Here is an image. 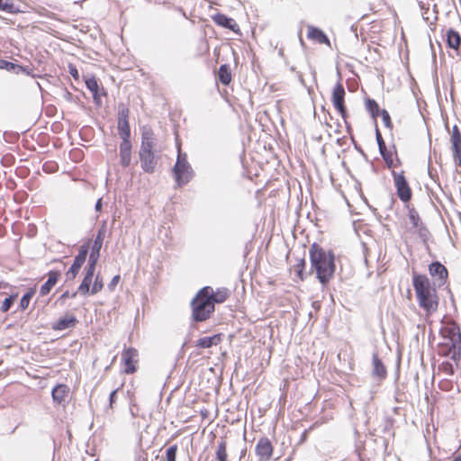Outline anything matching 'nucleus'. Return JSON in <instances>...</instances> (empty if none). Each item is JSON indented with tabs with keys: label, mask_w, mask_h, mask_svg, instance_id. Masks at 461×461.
<instances>
[{
	"label": "nucleus",
	"mask_w": 461,
	"mask_h": 461,
	"mask_svg": "<svg viewBox=\"0 0 461 461\" xmlns=\"http://www.w3.org/2000/svg\"><path fill=\"white\" fill-rule=\"evenodd\" d=\"M311 270L315 271L316 277L322 285H326L335 272V257L330 250H325L319 244L313 243L309 249Z\"/></svg>",
	"instance_id": "f257e3e1"
},
{
	"label": "nucleus",
	"mask_w": 461,
	"mask_h": 461,
	"mask_svg": "<svg viewBox=\"0 0 461 461\" xmlns=\"http://www.w3.org/2000/svg\"><path fill=\"white\" fill-rule=\"evenodd\" d=\"M212 287L204 286L199 290L191 302L192 315L194 321H204L210 318L215 308L211 300Z\"/></svg>",
	"instance_id": "f03ea898"
},
{
	"label": "nucleus",
	"mask_w": 461,
	"mask_h": 461,
	"mask_svg": "<svg viewBox=\"0 0 461 461\" xmlns=\"http://www.w3.org/2000/svg\"><path fill=\"white\" fill-rule=\"evenodd\" d=\"M355 231L361 240V244L363 247V256H364V263L367 268L366 277L369 278L372 276V271L369 270L371 265L368 259V257L371 254V251L368 248L369 242H372L374 240V226L372 224L366 223L364 221H357L354 223Z\"/></svg>",
	"instance_id": "7ed1b4c3"
},
{
	"label": "nucleus",
	"mask_w": 461,
	"mask_h": 461,
	"mask_svg": "<svg viewBox=\"0 0 461 461\" xmlns=\"http://www.w3.org/2000/svg\"><path fill=\"white\" fill-rule=\"evenodd\" d=\"M173 173L178 187L186 185L193 178L194 171L186 159L185 154L178 153L176 164L173 167Z\"/></svg>",
	"instance_id": "20e7f679"
},
{
	"label": "nucleus",
	"mask_w": 461,
	"mask_h": 461,
	"mask_svg": "<svg viewBox=\"0 0 461 461\" xmlns=\"http://www.w3.org/2000/svg\"><path fill=\"white\" fill-rule=\"evenodd\" d=\"M139 157L143 171L149 174L153 173L158 164V157L155 155L153 148H145L144 145H140Z\"/></svg>",
	"instance_id": "39448f33"
},
{
	"label": "nucleus",
	"mask_w": 461,
	"mask_h": 461,
	"mask_svg": "<svg viewBox=\"0 0 461 461\" xmlns=\"http://www.w3.org/2000/svg\"><path fill=\"white\" fill-rule=\"evenodd\" d=\"M345 89L342 84L339 81L333 88L331 101L336 108V110L339 113L343 119L346 118V106H345Z\"/></svg>",
	"instance_id": "423d86ee"
},
{
	"label": "nucleus",
	"mask_w": 461,
	"mask_h": 461,
	"mask_svg": "<svg viewBox=\"0 0 461 461\" xmlns=\"http://www.w3.org/2000/svg\"><path fill=\"white\" fill-rule=\"evenodd\" d=\"M412 285L416 293V296L423 294H435L436 290L431 287L429 278L425 275L413 274Z\"/></svg>",
	"instance_id": "0eeeda50"
},
{
	"label": "nucleus",
	"mask_w": 461,
	"mask_h": 461,
	"mask_svg": "<svg viewBox=\"0 0 461 461\" xmlns=\"http://www.w3.org/2000/svg\"><path fill=\"white\" fill-rule=\"evenodd\" d=\"M444 341L450 342L454 352L458 347H461V334L459 327L455 323H451L449 326L445 327L441 330Z\"/></svg>",
	"instance_id": "6e6552de"
},
{
	"label": "nucleus",
	"mask_w": 461,
	"mask_h": 461,
	"mask_svg": "<svg viewBox=\"0 0 461 461\" xmlns=\"http://www.w3.org/2000/svg\"><path fill=\"white\" fill-rule=\"evenodd\" d=\"M393 174L398 197L404 203L409 202L411 198V190L408 185L405 176L402 174Z\"/></svg>",
	"instance_id": "1a4fd4ad"
},
{
	"label": "nucleus",
	"mask_w": 461,
	"mask_h": 461,
	"mask_svg": "<svg viewBox=\"0 0 461 461\" xmlns=\"http://www.w3.org/2000/svg\"><path fill=\"white\" fill-rule=\"evenodd\" d=\"M376 144L378 145L379 152L384 160L386 166L390 168L393 166V152L388 149L386 144L382 137L381 132L376 127Z\"/></svg>",
	"instance_id": "9d476101"
},
{
	"label": "nucleus",
	"mask_w": 461,
	"mask_h": 461,
	"mask_svg": "<svg viewBox=\"0 0 461 461\" xmlns=\"http://www.w3.org/2000/svg\"><path fill=\"white\" fill-rule=\"evenodd\" d=\"M438 354L445 357H450V359L455 362L456 367H458V362L460 360V355H461V347H458L455 353H454V348H452V345L450 342L443 341L438 344Z\"/></svg>",
	"instance_id": "9b49d317"
},
{
	"label": "nucleus",
	"mask_w": 461,
	"mask_h": 461,
	"mask_svg": "<svg viewBox=\"0 0 461 461\" xmlns=\"http://www.w3.org/2000/svg\"><path fill=\"white\" fill-rule=\"evenodd\" d=\"M429 272L432 277L437 278L438 285H444L447 282L448 272L447 267L439 261H434L429 266Z\"/></svg>",
	"instance_id": "f8f14e48"
},
{
	"label": "nucleus",
	"mask_w": 461,
	"mask_h": 461,
	"mask_svg": "<svg viewBox=\"0 0 461 461\" xmlns=\"http://www.w3.org/2000/svg\"><path fill=\"white\" fill-rule=\"evenodd\" d=\"M419 305L428 313L431 314L438 309V300L435 294H423L422 296H417Z\"/></svg>",
	"instance_id": "ddd939ff"
},
{
	"label": "nucleus",
	"mask_w": 461,
	"mask_h": 461,
	"mask_svg": "<svg viewBox=\"0 0 461 461\" xmlns=\"http://www.w3.org/2000/svg\"><path fill=\"white\" fill-rule=\"evenodd\" d=\"M212 21L219 26L229 29L234 32L239 33L240 28L234 19L227 16L224 14H215L212 16Z\"/></svg>",
	"instance_id": "4468645a"
},
{
	"label": "nucleus",
	"mask_w": 461,
	"mask_h": 461,
	"mask_svg": "<svg viewBox=\"0 0 461 461\" xmlns=\"http://www.w3.org/2000/svg\"><path fill=\"white\" fill-rule=\"evenodd\" d=\"M106 234V224L104 222L98 229L92 249L89 255L90 258L98 259L100 256V250L103 246V242Z\"/></svg>",
	"instance_id": "2eb2a0df"
},
{
	"label": "nucleus",
	"mask_w": 461,
	"mask_h": 461,
	"mask_svg": "<svg viewBox=\"0 0 461 461\" xmlns=\"http://www.w3.org/2000/svg\"><path fill=\"white\" fill-rule=\"evenodd\" d=\"M138 357V351L135 348L126 349L122 356L124 363V372L126 374H132L136 372L135 363Z\"/></svg>",
	"instance_id": "dca6fc26"
},
{
	"label": "nucleus",
	"mask_w": 461,
	"mask_h": 461,
	"mask_svg": "<svg viewBox=\"0 0 461 461\" xmlns=\"http://www.w3.org/2000/svg\"><path fill=\"white\" fill-rule=\"evenodd\" d=\"M256 453L260 460H268L273 454L271 441L267 438H261L256 445Z\"/></svg>",
	"instance_id": "f3484780"
},
{
	"label": "nucleus",
	"mask_w": 461,
	"mask_h": 461,
	"mask_svg": "<svg viewBox=\"0 0 461 461\" xmlns=\"http://www.w3.org/2000/svg\"><path fill=\"white\" fill-rule=\"evenodd\" d=\"M78 321L74 315H65L57 320L54 323H52L53 330H65L68 329H72L77 324Z\"/></svg>",
	"instance_id": "a211bd4d"
},
{
	"label": "nucleus",
	"mask_w": 461,
	"mask_h": 461,
	"mask_svg": "<svg viewBox=\"0 0 461 461\" xmlns=\"http://www.w3.org/2000/svg\"><path fill=\"white\" fill-rule=\"evenodd\" d=\"M59 276L60 273L59 271H50L48 273V280L41 286L40 294L41 296H46L47 294H49L53 286L57 284Z\"/></svg>",
	"instance_id": "6ab92c4d"
},
{
	"label": "nucleus",
	"mask_w": 461,
	"mask_h": 461,
	"mask_svg": "<svg viewBox=\"0 0 461 461\" xmlns=\"http://www.w3.org/2000/svg\"><path fill=\"white\" fill-rule=\"evenodd\" d=\"M307 37L321 44H330L328 36L321 29L312 25L308 26Z\"/></svg>",
	"instance_id": "aec40b11"
},
{
	"label": "nucleus",
	"mask_w": 461,
	"mask_h": 461,
	"mask_svg": "<svg viewBox=\"0 0 461 461\" xmlns=\"http://www.w3.org/2000/svg\"><path fill=\"white\" fill-rule=\"evenodd\" d=\"M69 388L66 384H57L51 392L53 401L59 404L66 401Z\"/></svg>",
	"instance_id": "412c9836"
},
{
	"label": "nucleus",
	"mask_w": 461,
	"mask_h": 461,
	"mask_svg": "<svg viewBox=\"0 0 461 461\" xmlns=\"http://www.w3.org/2000/svg\"><path fill=\"white\" fill-rule=\"evenodd\" d=\"M221 340V334H214L210 337H203L196 342V347L201 348H209L212 346L218 345Z\"/></svg>",
	"instance_id": "4be33fe9"
},
{
	"label": "nucleus",
	"mask_w": 461,
	"mask_h": 461,
	"mask_svg": "<svg viewBox=\"0 0 461 461\" xmlns=\"http://www.w3.org/2000/svg\"><path fill=\"white\" fill-rule=\"evenodd\" d=\"M447 44L449 48L457 50L461 44V35L454 29L447 32Z\"/></svg>",
	"instance_id": "5701e85b"
},
{
	"label": "nucleus",
	"mask_w": 461,
	"mask_h": 461,
	"mask_svg": "<svg viewBox=\"0 0 461 461\" xmlns=\"http://www.w3.org/2000/svg\"><path fill=\"white\" fill-rule=\"evenodd\" d=\"M87 89L93 94V98L97 104L100 102L99 98V85L95 77H88L85 80Z\"/></svg>",
	"instance_id": "b1692460"
},
{
	"label": "nucleus",
	"mask_w": 461,
	"mask_h": 461,
	"mask_svg": "<svg viewBox=\"0 0 461 461\" xmlns=\"http://www.w3.org/2000/svg\"><path fill=\"white\" fill-rule=\"evenodd\" d=\"M218 78H219V81L224 86H228L230 83L231 73H230V68L229 65H227V64L221 65L219 71H218Z\"/></svg>",
	"instance_id": "393cba45"
},
{
	"label": "nucleus",
	"mask_w": 461,
	"mask_h": 461,
	"mask_svg": "<svg viewBox=\"0 0 461 461\" xmlns=\"http://www.w3.org/2000/svg\"><path fill=\"white\" fill-rule=\"evenodd\" d=\"M228 297V290L226 288L218 289L216 292L212 288V296L211 300L212 302L213 306L215 303H221L226 301Z\"/></svg>",
	"instance_id": "a878e982"
},
{
	"label": "nucleus",
	"mask_w": 461,
	"mask_h": 461,
	"mask_svg": "<svg viewBox=\"0 0 461 461\" xmlns=\"http://www.w3.org/2000/svg\"><path fill=\"white\" fill-rule=\"evenodd\" d=\"M141 145L145 148H154L153 131L149 128H144L141 134Z\"/></svg>",
	"instance_id": "bb28decb"
},
{
	"label": "nucleus",
	"mask_w": 461,
	"mask_h": 461,
	"mask_svg": "<svg viewBox=\"0 0 461 461\" xmlns=\"http://www.w3.org/2000/svg\"><path fill=\"white\" fill-rule=\"evenodd\" d=\"M83 264H84V262H82L81 260H78L75 258L73 264L71 265V267L66 273L67 279L68 280L75 279V277L78 274L80 268L82 267Z\"/></svg>",
	"instance_id": "cd10ccee"
},
{
	"label": "nucleus",
	"mask_w": 461,
	"mask_h": 461,
	"mask_svg": "<svg viewBox=\"0 0 461 461\" xmlns=\"http://www.w3.org/2000/svg\"><path fill=\"white\" fill-rule=\"evenodd\" d=\"M379 116H381L382 121H383L384 126L386 128H388L389 130H392L393 129V123H392L389 113L386 110H384V109L381 110L379 108V105L376 104V118L379 117Z\"/></svg>",
	"instance_id": "c85d7f7f"
},
{
	"label": "nucleus",
	"mask_w": 461,
	"mask_h": 461,
	"mask_svg": "<svg viewBox=\"0 0 461 461\" xmlns=\"http://www.w3.org/2000/svg\"><path fill=\"white\" fill-rule=\"evenodd\" d=\"M35 291L33 289H30L27 291L23 297L21 298L20 303H19V309L21 311H24L28 308L30 302L34 295Z\"/></svg>",
	"instance_id": "c756f323"
},
{
	"label": "nucleus",
	"mask_w": 461,
	"mask_h": 461,
	"mask_svg": "<svg viewBox=\"0 0 461 461\" xmlns=\"http://www.w3.org/2000/svg\"><path fill=\"white\" fill-rule=\"evenodd\" d=\"M454 365L456 366L455 362H453L451 359L446 360V361H443L438 366V369L440 372L446 373L447 375H454V373L456 371L455 369Z\"/></svg>",
	"instance_id": "7c9ffc66"
},
{
	"label": "nucleus",
	"mask_w": 461,
	"mask_h": 461,
	"mask_svg": "<svg viewBox=\"0 0 461 461\" xmlns=\"http://www.w3.org/2000/svg\"><path fill=\"white\" fill-rule=\"evenodd\" d=\"M92 279L93 278H91V277L84 276L80 285L77 288V292L80 294L86 295L88 293H90V291H91L90 285H91V283H92Z\"/></svg>",
	"instance_id": "2f4dec72"
},
{
	"label": "nucleus",
	"mask_w": 461,
	"mask_h": 461,
	"mask_svg": "<svg viewBox=\"0 0 461 461\" xmlns=\"http://www.w3.org/2000/svg\"><path fill=\"white\" fill-rule=\"evenodd\" d=\"M118 134L120 137H131L129 122H117Z\"/></svg>",
	"instance_id": "473e14b6"
},
{
	"label": "nucleus",
	"mask_w": 461,
	"mask_h": 461,
	"mask_svg": "<svg viewBox=\"0 0 461 461\" xmlns=\"http://www.w3.org/2000/svg\"><path fill=\"white\" fill-rule=\"evenodd\" d=\"M130 110L122 103L118 105V122H129Z\"/></svg>",
	"instance_id": "72a5a7b5"
},
{
	"label": "nucleus",
	"mask_w": 461,
	"mask_h": 461,
	"mask_svg": "<svg viewBox=\"0 0 461 461\" xmlns=\"http://www.w3.org/2000/svg\"><path fill=\"white\" fill-rule=\"evenodd\" d=\"M451 143H452V148L461 147V133L456 125H454L453 129H452Z\"/></svg>",
	"instance_id": "f704fd0d"
},
{
	"label": "nucleus",
	"mask_w": 461,
	"mask_h": 461,
	"mask_svg": "<svg viewBox=\"0 0 461 461\" xmlns=\"http://www.w3.org/2000/svg\"><path fill=\"white\" fill-rule=\"evenodd\" d=\"M216 458L218 461H227V452H226L225 441H221L218 444L217 450H216Z\"/></svg>",
	"instance_id": "c9c22d12"
},
{
	"label": "nucleus",
	"mask_w": 461,
	"mask_h": 461,
	"mask_svg": "<svg viewBox=\"0 0 461 461\" xmlns=\"http://www.w3.org/2000/svg\"><path fill=\"white\" fill-rule=\"evenodd\" d=\"M17 296V294H13L10 296L6 297L2 303L1 311L3 312H8L12 305L14 304V303L15 302Z\"/></svg>",
	"instance_id": "e433bc0d"
},
{
	"label": "nucleus",
	"mask_w": 461,
	"mask_h": 461,
	"mask_svg": "<svg viewBox=\"0 0 461 461\" xmlns=\"http://www.w3.org/2000/svg\"><path fill=\"white\" fill-rule=\"evenodd\" d=\"M89 248H90L89 242H86V243H84L83 245H81L79 248L78 254L75 258L85 263L87 254L89 252Z\"/></svg>",
	"instance_id": "4c0bfd02"
},
{
	"label": "nucleus",
	"mask_w": 461,
	"mask_h": 461,
	"mask_svg": "<svg viewBox=\"0 0 461 461\" xmlns=\"http://www.w3.org/2000/svg\"><path fill=\"white\" fill-rule=\"evenodd\" d=\"M98 259L90 258L88 259L87 267L86 268V274L85 276H88L93 278L95 275V267L97 264Z\"/></svg>",
	"instance_id": "58836bf2"
},
{
	"label": "nucleus",
	"mask_w": 461,
	"mask_h": 461,
	"mask_svg": "<svg viewBox=\"0 0 461 461\" xmlns=\"http://www.w3.org/2000/svg\"><path fill=\"white\" fill-rule=\"evenodd\" d=\"M0 10L14 14L15 13V6L11 0H0Z\"/></svg>",
	"instance_id": "ea45409f"
},
{
	"label": "nucleus",
	"mask_w": 461,
	"mask_h": 461,
	"mask_svg": "<svg viewBox=\"0 0 461 461\" xmlns=\"http://www.w3.org/2000/svg\"><path fill=\"white\" fill-rule=\"evenodd\" d=\"M131 161V152L120 151V164L122 167H128Z\"/></svg>",
	"instance_id": "a19ab883"
},
{
	"label": "nucleus",
	"mask_w": 461,
	"mask_h": 461,
	"mask_svg": "<svg viewBox=\"0 0 461 461\" xmlns=\"http://www.w3.org/2000/svg\"><path fill=\"white\" fill-rule=\"evenodd\" d=\"M18 64L5 59H0V69H5L15 73Z\"/></svg>",
	"instance_id": "79ce46f5"
},
{
	"label": "nucleus",
	"mask_w": 461,
	"mask_h": 461,
	"mask_svg": "<svg viewBox=\"0 0 461 461\" xmlns=\"http://www.w3.org/2000/svg\"><path fill=\"white\" fill-rule=\"evenodd\" d=\"M120 151L131 152V137H121Z\"/></svg>",
	"instance_id": "37998d69"
},
{
	"label": "nucleus",
	"mask_w": 461,
	"mask_h": 461,
	"mask_svg": "<svg viewBox=\"0 0 461 461\" xmlns=\"http://www.w3.org/2000/svg\"><path fill=\"white\" fill-rule=\"evenodd\" d=\"M104 287V284H103V281L102 279L99 277V276L97 275L96 277H95V280L92 285V288H91V291H90V294H97L98 292H100Z\"/></svg>",
	"instance_id": "c03bdc74"
},
{
	"label": "nucleus",
	"mask_w": 461,
	"mask_h": 461,
	"mask_svg": "<svg viewBox=\"0 0 461 461\" xmlns=\"http://www.w3.org/2000/svg\"><path fill=\"white\" fill-rule=\"evenodd\" d=\"M177 446L173 445L167 449L166 458L167 461H176V458Z\"/></svg>",
	"instance_id": "a18cd8bd"
},
{
	"label": "nucleus",
	"mask_w": 461,
	"mask_h": 461,
	"mask_svg": "<svg viewBox=\"0 0 461 461\" xmlns=\"http://www.w3.org/2000/svg\"><path fill=\"white\" fill-rule=\"evenodd\" d=\"M366 107L368 111L371 118L375 120V99L366 98Z\"/></svg>",
	"instance_id": "49530a36"
},
{
	"label": "nucleus",
	"mask_w": 461,
	"mask_h": 461,
	"mask_svg": "<svg viewBox=\"0 0 461 461\" xmlns=\"http://www.w3.org/2000/svg\"><path fill=\"white\" fill-rule=\"evenodd\" d=\"M453 149V158L456 165L461 167V147L452 148Z\"/></svg>",
	"instance_id": "de8ad7c7"
},
{
	"label": "nucleus",
	"mask_w": 461,
	"mask_h": 461,
	"mask_svg": "<svg viewBox=\"0 0 461 461\" xmlns=\"http://www.w3.org/2000/svg\"><path fill=\"white\" fill-rule=\"evenodd\" d=\"M438 386L443 391H449L452 389V381L442 379L438 382Z\"/></svg>",
	"instance_id": "09e8293b"
},
{
	"label": "nucleus",
	"mask_w": 461,
	"mask_h": 461,
	"mask_svg": "<svg viewBox=\"0 0 461 461\" xmlns=\"http://www.w3.org/2000/svg\"><path fill=\"white\" fill-rule=\"evenodd\" d=\"M410 221L412 223L413 226L417 227L419 225L420 221V216L418 212L414 210H411L409 214Z\"/></svg>",
	"instance_id": "8fccbe9b"
},
{
	"label": "nucleus",
	"mask_w": 461,
	"mask_h": 461,
	"mask_svg": "<svg viewBox=\"0 0 461 461\" xmlns=\"http://www.w3.org/2000/svg\"><path fill=\"white\" fill-rule=\"evenodd\" d=\"M68 73L75 80L79 79V73L77 67L73 64H68Z\"/></svg>",
	"instance_id": "3c124183"
},
{
	"label": "nucleus",
	"mask_w": 461,
	"mask_h": 461,
	"mask_svg": "<svg viewBox=\"0 0 461 461\" xmlns=\"http://www.w3.org/2000/svg\"><path fill=\"white\" fill-rule=\"evenodd\" d=\"M386 369L380 359L376 357V375H385Z\"/></svg>",
	"instance_id": "603ef678"
},
{
	"label": "nucleus",
	"mask_w": 461,
	"mask_h": 461,
	"mask_svg": "<svg viewBox=\"0 0 461 461\" xmlns=\"http://www.w3.org/2000/svg\"><path fill=\"white\" fill-rule=\"evenodd\" d=\"M305 265H306V262H305L304 259H301L299 261V263L296 265L297 274L301 277V279H303V268L305 267Z\"/></svg>",
	"instance_id": "864d4df0"
},
{
	"label": "nucleus",
	"mask_w": 461,
	"mask_h": 461,
	"mask_svg": "<svg viewBox=\"0 0 461 461\" xmlns=\"http://www.w3.org/2000/svg\"><path fill=\"white\" fill-rule=\"evenodd\" d=\"M118 390L119 389H114V390H113L110 393V395H109V406H110L111 409H113V404L116 402V393H117Z\"/></svg>",
	"instance_id": "5fc2aeb1"
},
{
	"label": "nucleus",
	"mask_w": 461,
	"mask_h": 461,
	"mask_svg": "<svg viewBox=\"0 0 461 461\" xmlns=\"http://www.w3.org/2000/svg\"><path fill=\"white\" fill-rule=\"evenodd\" d=\"M77 291L70 294L68 291L64 292L59 298V301H65L67 298H75L77 294Z\"/></svg>",
	"instance_id": "6e6d98bb"
},
{
	"label": "nucleus",
	"mask_w": 461,
	"mask_h": 461,
	"mask_svg": "<svg viewBox=\"0 0 461 461\" xmlns=\"http://www.w3.org/2000/svg\"><path fill=\"white\" fill-rule=\"evenodd\" d=\"M24 73L26 75H31V71L28 67H23L18 64V67L16 68L15 74Z\"/></svg>",
	"instance_id": "4d7b16f0"
},
{
	"label": "nucleus",
	"mask_w": 461,
	"mask_h": 461,
	"mask_svg": "<svg viewBox=\"0 0 461 461\" xmlns=\"http://www.w3.org/2000/svg\"><path fill=\"white\" fill-rule=\"evenodd\" d=\"M119 280H120V276H113V279L111 280V282L108 285V288L110 290H113L117 285Z\"/></svg>",
	"instance_id": "13d9d810"
},
{
	"label": "nucleus",
	"mask_w": 461,
	"mask_h": 461,
	"mask_svg": "<svg viewBox=\"0 0 461 461\" xmlns=\"http://www.w3.org/2000/svg\"><path fill=\"white\" fill-rule=\"evenodd\" d=\"M103 207L102 198H99L95 205V209L96 212H101Z\"/></svg>",
	"instance_id": "bf43d9fd"
},
{
	"label": "nucleus",
	"mask_w": 461,
	"mask_h": 461,
	"mask_svg": "<svg viewBox=\"0 0 461 461\" xmlns=\"http://www.w3.org/2000/svg\"><path fill=\"white\" fill-rule=\"evenodd\" d=\"M6 285H7V284H5V283H3V282H0V289H2V288H5V287H6Z\"/></svg>",
	"instance_id": "052dcab7"
},
{
	"label": "nucleus",
	"mask_w": 461,
	"mask_h": 461,
	"mask_svg": "<svg viewBox=\"0 0 461 461\" xmlns=\"http://www.w3.org/2000/svg\"><path fill=\"white\" fill-rule=\"evenodd\" d=\"M372 363L375 366V353H373V355H372Z\"/></svg>",
	"instance_id": "680f3d73"
},
{
	"label": "nucleus",
	"mask_w": 461,
	"mask_h": 461,
	"mask_svg": "<svg viewBox=\"0 0 461 461\" xmlns=\"http://www.w3.org/2000/svg\"><path fill=\"white\" fill-rule=\"evenodd\" d=\"M429 176H430L431 177H433V175H432V172H431V170H430V169H429Z\"/></svg>",
	"instance_id": "e2e57ef3"
},
{
	"label": "nucleus",
	"mask_w": 461,
	"mask_h": 461,
	"mask_svg": "<svg viewBox=\"0 0 461 461\" xmlns=\"http://www.w3.org/2000/svg\"><path fill=\"white\" fill-rule=\"evenodd\" d=\"M431 379H432V383H433V382H434V380H435V375H432V376H431Z\"/></svg>",
	"instance_id": "0e129e2a"
},
{
	"label": "nucleus",
	"mask_w": 461,
	"mask_h": 461,
	"mask_svg": "<svg viewBox=\"0 0 461 461\" xmlns=\"http://www.w3.org/2000/svg\"><path fill=\"white\" fill-rule=\"evenodd\" d=\"M95 461H98V460H95Z\"/></svg>",
	"instance_id": "69168bd1"
}]
</instances>
